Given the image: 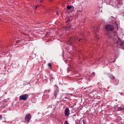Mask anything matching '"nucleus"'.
<instances>
[{
    "mask_svg": "<svg viewBox=\"0 0 124 124\" xmlns=\"http://www.w3.org/2000/svg\"><path fill=\"white\" fill-rule=\"evenodd\" d=\"M113 35L114 42H115L118 48H123L124 47V41L121 39V37H123L124 35L123 33L118 34L117 32H114Z\"/></svg>",
    "mask_w": 124,
    "mask_h": 124,
    "instance_id": "nucleus-1",
    "label": "nucleus"
},
{
    "mask_svg": "<svg viewBox=\"0 0 124 124\" xmlns=\"http://www.w3.org/2000/svg\"><path fill=\"white\" fill-rule=\"evenodd\" d=\"M77 40H78V42H84V41H85L84 40L78 38V37H72L69 39L68 42L70 43V44H72L75 43V41Z\"/></svg>",
    "mask_w": 124,
    "mask_h": 124,
    "instance_id": "nucleus-2",
    "label": "nucleus"
},
{
    "mask_svg": "<svg viewBox=\"0 0 124 124\" xmlns=\"http://www.w3.org/2000/svg\"><path fill=\"white\" fill-rule=\"evenodd\" d=\"M28 97H29V94H24L19 96V99H20V100H27Z\"/></svg>",
    "mask_w": 124,
    "mask_h": 124,
    "instance_id": "nucleus-3",
    "label": "nucleus"
},
{
    "mask_svg": "<svg viewBox=\"0 0 124 124\" xmlns=\"http://www.w3.org/2000/svg\"><path fill=\"white\" fill-rule=\"evenodd\" d=\"M106 30L108 31H112L114 30V26L112 25H108L106 26Z\"/></svg>",
    "mask_w": 124,
    "mask_h": 124,
    "instance_id": "nucleus-4",
    "label": "nucleus"
},
{
    "mask_svg": "<svg viewBox=\"0 0 124 124\" xmlns=\"http://www.w3.org/2000/svg\"><path fill=\"white\" fill-rule=\"evenodd\" d=\"M31 119V114L29 113L26 115L25 117V122H27V123H30Z\"/></svg>",
    "mask_w": 124,
    "mask_h": 124,
    "instance_id": "nucleus-5",
    "label": "nucleus"
},
{
    "mask_svg": "<svg viewBox=\"0 0 124 124\" xmlns=\"http://www.w3.org/2000/svg\"><path fill=\"white\" fill-rule=\"evenodd\" d=\"M70 113V111L69 110V108H66L64 110V114H65V116L66 117H68V116H69V113Z\"/></svg>",
    "mask_w": 124,
    "mask_h": 124,
    "instance_id": "nucleus-6",
    "label": "nucleus"
},
{
    "mask_svg": "<svg viewBox=\"0 0 124 124\" xmlns=\"http://www.w3.org/2000/svg\"><path fill=\"white\" fill-rule=\"evenodd\" d=\"M92 30L93 31H94V32H97V31H99V27L92 28Z\"/></svg>",
    "mask_w": 124,
    "mask_h": 124,
    "instance_id": "nucleus-7",
    "label": "nucleus"
},
{
    "mask_svg": "<svg viewBox=\"0 0 124 124\" xmlns=\"http://www.w3.org/2000/svg\"><path fill=\"white\" fill-rule=\"evenodd\" d=\"M114 5H115L116 6L118 5H122V1H119L117 0H115V1H114Z\"/></svg>",
    "mask_w": 124,
    "mask_h": 124,
    "instance_id": "nucleus-8",
    "label": "nucleus"
},
{
    "mask_svg": "<svg viewBox=\"0 0 124 124\" xmlns=\"http://www.w3.org/2000/svg\"><path fill=\"white\" fill-rule=\"evenodd\" d=\"M71 28V25H67V26L66 27L65 30L66 31H67L68 30H70V28Z\"/></svg>",
    "mask_w": 124,
    "mask_h": 124,
    "instance_id": "nucleus-9",
    "label": "nucleus"
},
{
    "mask_svg": "<svg viewBox=\"0 0 124 124\" xmlns=\"http://www.w3.org/2000/svg\"><path fill=\"white\" fill-rule=\"evenodd\" d=\"M74 7H73V6H69V5H68L67 6V9H68V10H70V9H71V8H73Z\"/></svg>",
    "mask_w": 124,
    "mask_h": 124,
    "instance_id": "nucleus-10",
    "label": "nucleus"
},
{
    "mask_svg": "<svg viewBox=\"0 0 124 124\" xmlns=\"http://www.w3.org/2000/svg\"><path fill=\"white\" fill-rule=\"evenodd\" d=\"M58 93H59V91H58V90H56L54 92V96H55V98L57 97V95H58Z\"/></svg>",
    "mask_w": 124,
    "mask_h": 124,
    "instance_id": "nucleus-11",
    "label": "nucleus"
},
{
    "mask_svg": "<svg viewBox=\"0 0 124 124\" xmlns=\"http://www.w3.org/2000/svg\"><path fill=\"white\" fill-rule=\"evenodd\" d=\"M48 66H49V67H50V69H52V65L51 64V63H48Z\"/></svg>",
    "mask_w": 124,
    "mask_h": 124,
    "instance_id": "nucleus-12",
    "label": "nucleus"
},
{
    "mask_svg": "<svg viewBox=\"0 0 124 124\" xmlns=\"http://www.w3.org/2000/svg\"><path fill=\"white\" fill-rule=\"evenodd\" d=\"M118 110H119V111H122V110H124V108H119Z\"/></svg>",
    "mask_w": 124,
    "mask_h": 124,
    "instance_id": "nucleus-13",
    "label": "nucleus"
},
{
    "mask_svg": "<svg viewBox=\"0 0 124 124\" xmlns=\"http://www.w3.org/2000/svg\"><path fill=\"white\" fill-rule=\"evenodd\" d=\"M82 123H83V124H86V121H85V120H83L82 121Z\"/></svg>",
    "mask_w": 124,
    "mask_h": 124,
    "instance_id": "nucleus-14",
    "label": "nucleus"
},
{
    "mask_svg": "<svg viewBox=\"0 0 124 124\" xmlns=\"http://www.w3.org/2000/svg\"><path fill=\"white\" fill-rule=\"evenodd\" d=\"M111 78L112 80H114V79H115V77L112 76V77H111Z\"/></svg>",
    "mask_w": 124,
    "mask_h": 124,
    "instance_id": "nucleus-15",
    "label": "nucleus"
},
{
    "mask_svg": "<svg viewBox=\"0 0 124 124\" xmlns=\"http://www.w3.org/2000/svg\"><path fill=\"white\" fill-rule=\"evenodd\" d=\"M70 21V19L68 20L67 21H66V23L67 24Z\"/></svg>",
    "mask_w": 124,
    "mask_h": 124,
    "instance_id": "nucleus-16",
    "label": "nucleus"
},
{
    "mask_svg": "<svg viewBox=\"0 0 124 124\" xmlns=\"http://www.w3.org/2000/svg\"><path fill=\"white\" fill-rule=\"evenodd\" d=\"M64 124H69L67 121H65Z\"/></svg>",
    "mask_w": 124,
    "mask_h": 124,
    "instance_id": "nucleus-17",
    "label": "nucleus"
},
{
    "mask_svg": "<svg viewBox=\"0 0 124 124\" xmlns=\"http://www.w3.org/2000/svg\"><path fill=\"white\" fill-rule=\"evenodd\" d=\"M58 13H59V11H57V12H56L57 15H59V14H58Z\"/></svg>",
    "mask_w": 124,
    "mask_h": 124,
    "instance_id": "nucleus-18",
    "label": "nucleus"
},
{
    "mask_svg": "<svg viewBox=\"0 0 124 124\" xmlns=\"http://www.w3.org/2000/svg\"><path fill=\"white\" fill-rule=\"evenodd\" d=\"M37 7H38V6H36L35 9H36V8H37Z\"/></svg>",
    "mask_w": 124,
    "mask_h": 124,
    "instance_id": "nucleus-19",
    "label": "nucleus"
},
{
    "mask_svg": "<svg viewBox=\"0 0 124 124\" xmlns=\"http://www.w3.org/2000/svg\"><path fill=\"white\" fill-rule=\"evenodd\" d=\"M1 118H2V116H1V115H0V119H1Z\"/></svg>",
    "mask_w": 124,
    "mask_h": 124,
    "instance_id": "nucleus-20",
    "label": "nucleus"
},
{
    "mask_svg": "<svg viewBox=\"0 0 124 124\" xmlns=\"http://www.w3.org/2000/svg\"><path fill=\"white\" fill-rule=\"evenodd\" d=\"M43 2V0H40V2Z\"/></svg>",
    "mask_w": 124,
    "mask_h": 124,
    "instance_id": "nucleus-21",
    "label": "nucleus"
},
{
    "mask_svg": "<svg viewBox=\"0 0 124 124\" xmlns=\"http://www.w3.org/2000/svg\"><path fill=\"white\" fill-rule=\"evenodd\" d=\"M50 91V90H48L47 91V93H49Z\"/></svg>",
    "mask_w": 124,
    "mask_h": 124,
    "instance_id": "nucleus-22",
    "label": "nucleus"
},
{
    "mask_svg": "<svg viewBox=\"0 0 124 124\" xmlns=\"http://www.w3.org/2000/svg\"><path fill=\"white\" fill-rule=\"evenodd\" d=\"M50 1H53V0H49Z\"/></svg>",
    "mask_w": 124,
    "mask_h": 124,
    "instance_id": "nucleus-23",
    "label": "nucleus"
},
{
    "mask_svg": "<svg viewBox=\"0 0 124 124\" xmlns=\"http://www.w3.org/2000/svg\"><path fill=\"white\" fill-rule=\"evenodd\" d=\"M116 62V60H115L114 61H113V62Z\"/></svg>",
    "mask_w": 124,
    "mask_h": 124,
    "instance_id": "nucleus-24",
    "label": "nucleus"
},
{
    "mask_svg": "<svg viewBox=\"0 0 124 124\" xmlns=\"http://www.w3.org/2000/svg\"><path fill=\"white\" fill-rule=\"evenodd\" d=\"M95 38H97V37H96V36H95Z\"/></svg>",
    "mask_w": 124,
    "mask_h": 124,
    "instance_id": "nucleus-25",
    "label": "nucleus"
}]
</instances>
